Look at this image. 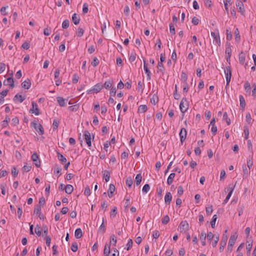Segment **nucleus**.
Returning a JSON list of instances; mask_svg holds the SVG:
<instances>
[{
    "instance_id": "obj_1",
    "label": "nucleus",
    "mask_w": 256,
    "mask_h": 256,
    "mask_svg": "<svg viewBox=\"0 0 256 256\" xmlns=\"http://www.w3.org/2000/svg\"><path fill=\"white\" fill-rule=\"evenodd\" d=\"M30 126L34 128L40 135H42L44 134V130L42 126L36 122L34 121L31 122Z\"/></svg>"
},
{
    "instance_id": "obj_2",
    "label": "nucleus",
    "mask_w": 256,
    "mask_h": 256,
    "mask_svg": "<svg viewBox=\"0 0 256 256\" xmlns=\"http://www.w3.org/2000/svg\"><path fill=\"white\" fill-rule=\"evenodd\" d=\"M188 108V103L186 98H182L180 104V112L184 114L186 112Z\"/></svg>"
},
{
    "instance_id": "obj_3",
    "label": "nucleus",
    "mask_w": 256,
    "mask_h": 256,
    "mask_svg": "<svg viewBox=\"0 0 256 256\" xmlns=\"http://www.w3.org/2000/svg\"><path fill=\"white\" fill-rule=\"evenodd\" d=\"M102 88L103 85L100 83H98L94 85L92 89L88 90L87 91V94H90L92 93H98L101 90Z\"/></svg>"
},
{
    "instance_id": "obj_4",
    "label": "nucleus",
    "mask_w": 256,
    "mask_h": 256,
    "mask_svg": "<svg viewBox=\"0 0 256 256\" xmlns=\"http://www.w3.org/2000/svg\"><path fill=\"white\" fill-rule=\"evenodd\" d=\"M211 36L214 38L213 42L220 46V40L218 30L215 32H211Z\"/></svg>"
},
{
    "instance_id": "obj_5",
    "label": "nucleus",
    "mask_w": 256,
    "mask_h": 256,
    "mask_svg": "<svg viewBox=\"0 0 256 256\" xmlns=\"http://www.w3.org/2000/svg\"><path fill=\"white\" fill-rule=\"evenodd\" d=\"M179 228L180 232L186 233L189 229V225L186 221H182L180 224Z\"/></svg>"
},
{
    "instance_id": "obj_6",
    "label": "nucleus",
    "mask_w": 256,
    "mask_h": 256,
    "mask_svg": "<svg viewBox=\"0 0 256 256\" xmlns=\"http://www.w3.org/2000/svg\"><path fill=\"white\" fill-rule=\"evenodd\" d=\"M234 188V186H233L232 184H230L228 185V190L229 191V192H228V196L226 198L225 200H224V202H223L224 204H226L228 202L229 199L230 198L232 194V193L233 192Z\"/></svg>"
},
{
    "instance_id": "obj_7",
    "label": "nucleus",
    "mask_w": 256,
    "mask_h": 256,
    "mask_svg": "<svg viewBox=\"0 0 256 256\" xmlns=\"http://www.w3.org/2000/svg\"><path fill=\"white\" fill-rule=\"evenodd\" d=\"M85 140L88 147L91 146V136L88 130H85L84 133Z\"/></svg>"
},
{
    "instance_id": "obj_8",
    "label": "nucleus",
    "mask_w": 256,
    "mask_h": 256,
    "mask_svg": "<svg viewBox=\"0 0 256 256\" xmlns=\"http://www.w3.org/2000/svg\"><path fill=\"white\" fill-rule=\"evenodd\" d=\"M236 6L238 10V12L244 15L245 10L244 8V5L242 2L240 0H238L236 2Z\"/></svg>"
},
{
    "instance_id": "obj_9",
    "label": "nucleus",
    "mask_w": 256,
    "mask_h": 256,
    "mask_svg": "<svg viewBox=\"0 0 256 256\" xmlns=\"http://www.w3.org/2000/svg\"><path fill=\"white\" fill-rule=\"evenodd\" d=\"M32 107L30 110V112L32 114H34L36 116H38L40 113L37 104L34 102H32Z\"/></svg>"
},
{
    "instance_id": "obj_10",
    "label": "nucleus",
    "mask_w": 256,
    "mask_h": 256,
    "mask_svg": "<svg viewBox=\"0 0 256 256\" xmlns=\"http://www.w3.org/2000/svg\"><path fill=\"white\" fill-rule=\"evenodd\" d=\"M228 237L227 236L223 235L222 240L220 241V252H222L224 249V248L225 247L226 242H227Z\"/></svg>"
},
{
    "instance_id": "obj_11",
    "label": "nucleus",
    "mask_w": 256,
    "mask_h": 256,
    "mask_svg": "<svg viewBox=\"0 0 256 256\" xmlns=\"http://www.w3.org/2000/svg\"><path fill=\"white\" fill-rule=\"evenodd\" d=\"M110 244H106L104 246V256H116V254H112L110 255Z\"/></svg>"
},
{
    "instance_id": "obj_12",
    "label": "nucleus",
    "mask_w": 256,
    "mask_h": 256,
    "mask_svg": "<svg viewBox=\"0 0 256 256\" xmlns=\"http://www.w3.org/2000/svg\"><path fill=\"white\" fill-rule=\"evenodd\" d=\"M186 130L184 128H182L180 132V136L182 143L185 140L186 136Z\"/></svg>"
},
{
    "instance_id": "obj_13",
    "label": "nucleus",
    "mask_w": 256,
    "mask_h": 256,
    "mask_svg": "<svg viewBox=\"0 0 256 256\" xmlns=\"http://www.w3.org/2000/svg\"><path fill=\"white\" fill-rule=\"evenodd\" d=\"M4 84L5 86H10L12 88L14 86V80L12 76L8 78L4 82Z\"/></svg>"
},
{
    "instance_id": "obj_14",
    "label": "nucleus",
    "mask_w": 256,
    "mask_h": 256,
    "mask_svg": "<svg viewBox=\"0 0 256 256\" xmlns=\"http://www.w3.org/2000/svg\"><path fill=\"white\" fill-rule=\"evenodd\" d=\"M38 155L36 153H34L32 154V160L34 162V164L36 165V166L37 168L40 167V162L39 160H38Z\"/></svg>"
},
{
    "instance_id": "obj_15",
    "label": "nucleus",
    "mask_w": 256,
    "mask_h": 256,
    "mask_svg": "<svg viewBox=\"0 0 256 256\" xmlns=\"http://www.w3.org/2000/svg\"><path fill=\"white\" fill-rule=\"evenodd\" d=\"M144 69L145 71V72L147 74V80H150V74L151 72L150 70L148 69V64L146 63V62L145 60H144Z\"/></svg>"
},
{
    "instance_id": "obj_16",
    "label": "nucleus",
    "mask_w": 256,
    "mask_h": 256,
    "mask_svg": "<svg viewBox=\"0 0 256 256\" xmlns=\"http://www.w3.org/2000/svg\"><path fill=\"white\" fill-rule=\"evenodd\" d=\"M245 59H246V54L244 52H241L240 53V54L238 55L239 62L242 65H243L244 64V62H245Z\"/></svg>"
},
{
    "instance_id": "obj_17",
    "label": "nucleus",
    "mask_w": 256,
    "mask_h": 256,
    "mask_svg": "<svg viewBox=\"0 0 256 256\" xmlns=\"http://www.w3.org/2000/svg\"><path fill=\"white\" fill-rule=\"evenodd\" d=\"M172 199V196L170 192H167L164 196V202L166 204H170Z\"/></svg>"
},
{
    "instance_id": "obj_18",
    "label": "nucleus",
    "mask_w": 256,
    "mask_h": 256,
    "mask_svg": "<svg viewBox=\"0 0 256 256\" xmlns=\"http://www.w3.org/2000/svg\"><path fill=\"white\" fill-rule=\"evenodd\" d=\"M31 86V82L29 79H27L26 80L23 82L22 84V86L26 89H29Z\"/></svg>"
},
{
    "instance_id": "obj_19",
    "label": "nucleus",
    "mask_w": 256,
    "mask_h": 256,
    "mask_svg": "<svg viewBox=\"0 0 256 256\" xmlns=\"http://www.w3.org/2000/svg\"><path fill=\"white\" fill-rule=\"evenodd\" d=\"M72 20L74 24H78L80 21V16L74 13L72 16Z\"/></svg>"
},
{
    "instance_id": "obj_20",
    "label": "nucleus",
    "mask_w": 256,
    "mask_h": 256,
    "mask_svg": "<svg viewBox=\"0 0 256 256\" xmlns=\"http://www.w3.org/2000/svg\"><path fill=\"white\" fill-rule=\"evenodd\" d=\"M114 191L115 186L113 184H110L108 190V196L109 198H112V194Z\"/></svg>"
},
{
    "instance_id": "obj_21",
    "label": "nucleus",
    "mask_w": 256,
    "mask_h": 256,
    "mask_svg": "<svg viewBox=\"0 0 256 256\" xmlns=\"http://www.w3.org/2000/svg\"><path fill=\"white\" fill-rule=\"evenodd\" d=\"M232 46L230 45V42H226V55H229L231 56L232 54Z\"/></svg>"
},
{
    "instance_id": "obj_22",
    "label": "nucleus",
    "mask_w": 256,
    "mask_h": 256,
    "mask_svg": "<svg viewBox=\"0 0 256 256\" xmlns=\"http://www.w3.org/2000/svg\"><path fill=\"white\" fill-rule=\"evenodd\" d=\"M252 246V241H247L246 245V249L248 254H250Z\"/></svg>"
},
{
    "instance_id": "obj_23",
    "label": "nucleus",
    "mask_w": 256,
    "mask_h": 256,
    "mask_svg": "<svg viewBox=\"0 0 256 256\" xmlns=\"http://www.w3.org/2000/svg\"><path fill=\"white\" fill-rule=\"evenodd\" d=\"M74 236L76 238H80L82 236V232L81 228L76 229L74 232Z\"/></svg>"
},
{
    "instance_id": "obj_24",
    "label": "nucleus",
    "mask_w": 256,
    "mask_h": 256,
    "mask_svg": "<svg viewBox=\"0 0 256 256\" xmlns=\"http://www.w3.org/2000/svg\"><path fill=\"white\" fill-rule=\"evenodd\" d=\"M60 106H66V100L62 97H58L56 98Z\"/></svg>"
},
{
    "instance_id": "obj_25",
    "label": "nucleus",
    "mask_w": 256,
    "mask_h": 256,
    "mask_svg": "<svg viewBox=\"0 0 256 256\" xmlns=\"http://www.w3.org/2000/svg\"><path fill=\"white\" fill-rule=\"evenodd\" d=\"M25 100V98L22 95L16 94L14 98V100H18L20 102H22Z\"/></svg>"
},
{
    "instance_id": "obj_26",
    "label": "nucleus",
    "mask_w": 256,
    "mask_h": 256,
    "mask_svg": "<svg viewBox=\"0 0 256 256\" xmlns=\"http://www.w3.org/2000/svg\"><path fill=\"white\" fill-rule=\"evenodd\" d=\"M74 190V188L71 184H67L65 187V192L68 194H71Z\"/></svg>"
},
{
    "instance_id": "obj_27",
    "label": "nucleus",
    "mask_w": 256,
    "mask_h": 256,
    "mask_svg": "<svg viewBox=\"0 0 256 256\" xmlns=\"http://www.w3.org/2000/svg\"><path fill=\"white\" fill-rule=\"evenodd\" d=\"M224 72L226 76V78L227 76H232V72L230 66H226L224 68Z\"/></svg>"
},
{
    "instance_id": "obj_28",
    "label": "nucleus",
    "mask_w": 256,
    "mask_h": 256,
    "mask_svg": "<svg viewBox=\"0 0 256 256\" xmlns=\"http://www.w3.org/2000/svg\"><path fill=\"white\" fill-rule=\"evenodd\" d=\"M240 106L242 110H244L246 106V102L244 96L242 95H240L239 96Z\"/></svg>"
},
{
    "instance_id": "obj_29",
    "label": "nucleus",
    "mask_w": 256,
    "mask_h": 256,
    "mask_svg": "<svg viewBox=\"0 0 256 256\" xmlns=\"http://www.w3.org/2000/svg\"><path fill=\"white\" fill-rule=\"evenodd\" d=\"M175 176L176 174L174 173H171L170 174L167 180V184L168 185L170 186L172 183Z\"/></svg>"
},
{
    "instance_id": "obj_30",
    "label": "nucleus",
    "mask_w": 256,
    "mask_h": 256,
    "mask_svg": "<svg viewBox=\"0 0 256 256\" xmlns=\"http://www.w3.org/2000/svg\"><path fill=\"white\" fill-rule=\"evenodd\" d=\"M206 234L204 232H202L200 236V240L202 244V245L204 246L206 244Z\"/></svg>"
},
{
    "instance_id": "obj_31",
    "label": "nucleus",
    "mask_w": 256,
    "mask_h": 256,
    "mask_svg": "<svg viewBox=\"0 0 256 256\" xmlns=\"http://www.w3.org/2000/svg\"><path fill=\"white\" fill-rule=\"evenodd\" d=\"M236 238L237 237L236 236L232 235L230 237L228 244L233 246L236 242Z\"/></svg>"
},
{
    "instance_id": "obj_32",
    "label": "nucleus",
    "mask_w": 256,
    "mask_h": 256,
    "mask_svg": "<svg viewBox=\"0 0 256 256\" xmlns=\"http://www.w3.org/2000/svg\"><path fill=\"white\" fill-rule=\"evenodd\" d=\"M142 176L140 174H137L135 179L136 184L138 186L140 185L142 182Z\"/></svg>"
},
{
    "instance_id": "obj_33",
    "label": "nucleus",
    "mask_w": 256,
    "mask_h": 256,
    "mask_svg": "<svg viewBox=\"0 0 256 256\" xmlns=\"http://www.w3.org/2000/svg\"><path fill=\"white\" fill-rule=\"evenodd\" d=\"M148 110V107L145 104L140 105L138 108V112L140 113L145 112Z\"/></svg>"
},
{
    "instance_id": "obj_34",
    "label": "nucleus",
    "mask_w": 256,
    "mask_h": 256,
    "mask_svg": "<svg viewBox=\"0 0 256 256\" xmlns=\"http://www.w3.org/2000/svg\"><path fill=\"white\" fill-rule=\"evenodd\" d=\"M103 178H104L106 182H108L110 180V173L108 170H104V172Z\"/></svg>"
},
{
    "instance_id": "obj_35",
    "label": "nucleus",
    "mask_w": 256,
    "mask_h": 256,
    "mask_svg": "<svg viewBox=\"0 0 256 256\" xmlns=\"http://www.w3.org/2000/svg\"><path fill=\"white\" fill-rule=\"evenodd\" d=\"M244 90L246 92H248L249 94H250V83L246 81L245 82L244 84Z\"/></svg>"
},
{
    "instance_id": "obj_36",
    "label": "nucleus",
    "mask_w": 256,
    "mask_h": 256,
    "mask_svg": "<svg viewBox=\"0 0 256 256\" xmlns=\"http://www.w3.org/2000/svg\"><path fill=\"white\" fill-rule=\"evenodd\" d=\"M57 156H58V160L60 161L62 163H65L66 162V158L65 157H64L62 154L60 152H58Z\"/></svg>"
},
{
    "instance_id": "obj_37",
    "label": "nucleus",
    "mask_w": 256,
    "mask_h": 256,
    "mask_svg": "<svg viewBox=\"0 0 256 256\" xmlns=\"http://www.w3.org/2000/svg\"><path fill=\"white\" fill-rule=\"evenodd\" d=\"M133 184V180L130 176L128 177L126 180V185L129 188H131Z\"/></svg>"
},
{
    "instance_id": "obj_38",
    "label": "nucleus",
    "mask_w": 256,
    "mask_h": 256,
    "mask_svg": "<svg viewBox=\"0 0 256 256\" xmlns=\"http://www.w3.org/2000/svg\"><path fill=\"white\" fill-rule=\"evenodd\" d=\"M235 40L236 42H238L240 40V32L238 29L236 28L234 30Z\"/></svg>"
},
{
    "instance_id": "obj_39",
    "label": "nucleus",
    "mask_w": 256,
    "mask_h": 256,
    "mask_svg": "<svg viewBox=\"0 0 256 256\" xmlns=\"http://www.w3.org/2000/svg\"><path fill=\"white\" fill-rule=\"evenodd\" d=\"M116 236L114 234L110 236V245L112 244V246H115L116 245Z\"/></svg>"
},
{
    "instance_id": "obj_40",
    "label": "nucleus",
    "mask_w": 256,
    "mask_h": 256,
    "mask_svg": "<svg viewBox=\"0 0 256 256\" xmlns=\"http://www.w3.org/2000/svg\"><path fill=\"white\" fill-rule=\"evenodd\" d=\"M84 33V30L82 28L79 27L76 32V34L78 37H82Z\"/></svg>"
},
{
    "instance_id": "obj_41",
    "label": "nucleus",
    "mask_w": 256,
    "mask_h": 256,
    "mask_svg": "<svg viewBox=\"0 0 256 256\" xmlns=\"http://www.w3.org/2000/svg\"><path fill=\"white\" fill-rule=\"evenodd\" d=\"M223 120H225L228 125L230 124V120L228 118V114L226 112H224L223 114Z\"/></svg>"
},
{
    "instance_id": "obj_42",
    "label": "nucleus",
    "mask_w": 256,
    "mask_h": 256,
    "mask_svg": "<svg viewBox=\"0 0 256 256\" xmlns=\"http://www.w3.org/2000/svg\"><path fill=\"white\" fill-rule=\"evenodd\" d=\"M136 53L134 52H132L130 54V57H129V61L130 62H134L135 60H136Z\"/></svg>"
},
{
    "instance_id": "obj_43",
    "label": "nucleus",
    "mask_w": 256,
    "mask_h": 256,
    "mask_svg": "<svg viewBox=\"0 0 256 256\" xmlns=\"http://www.w3.org/2000/svg\"><path fill=\"white\" fill-rule=\"evenodd\" d=\"M36 234L38 236H40L42 234L40 228L38 225H36L34 228Z\"/></svg>"
},
{
    "instance_id": "obj_44",
    "label": "nucleus",
    "mask_w": 256,
    "mask_h": 256,
    "mask_svg": "<svg viewBox=\"0 0 256 256\" xmlns=\"http://www.w3.org/2000/svg\"><path fill=\"white\" fill-rule=\"evenodd\" d=\"M112 86V83L111 82L110 80H107L106 81L104 84V85H103V87H104L106 89H108L110 88Z\"/></svg>"
},
{
    "instance_id": "obj_45",
    "label": "nucleus",
    "mask_w": 256,
    "mask_h": 256,
    "mask_svg": "<svg viewBox=\"0 0 256 256\" xmlns=\"http://www.w3.org/2000/svg\"><path fill=\"white\" fill-rule=\"evenodd\" d=\"M170 222V218L168 215L165 216L162 220L163 224H166Z\"/></svg>"
},
{
    "instance_id": "obj_46",
    "label": "nucleus",
    "mask_w": 256,
    "mask_h": 256,
    "mask_svg": "<svg viewBox=\"0 0 256 256\" xmlns=\"http://www.w3.org/2000/svg\"><path fill=\"white\" fill-rule=\"evenodd\" d=\"M69 24V20H66L62 23V28L64 29H66L68 28Z\"/></svg>"
},
{
    "instance_id": "obj_47",
    "label": "nucleus",
    "mask_w": 256,
    "mask_h": 256,
    "mask_svg": "<svg viewBox=\"0 0 256 256\" xmlns=\"http://www.w3.org/2000/svg\"><path fill=\"white\" fill-rule=\"evenodd\" d=\"M217 218V216L216 214H214L212 216V220L210 222V224L212 228H214L215 227L216 222V220Z\"/></svg>"
},
{
    "instance_id": "obj_48",
    "label": "nucleus",
    "mask_w": 256,
    "mask_h": 256,
    "mask_svg": "<svg viewBox=\"0 0 256 256\" xmlns=\"http://www.w3.org/2000/svg\"><path fill=\"white\" fill-rule=\"evenodd\" d=\"M150 186L148 184H146L142 188V191L144 193L146 194L150 190Z\"/></svg>"
},
{
    "instance_id": "obj_49",
    "label": "nucleus",
    "mask_w": 256,
    "mask_h": 256,
    "mask_svg": "<svg viewBox=\"0 0 256 256\" xmlns=\"http://www.w3.org/2000/svg\"><path fill=\"white\" fill-rule=\"evenodd\" d=\"M226 34L227 40H230L232 39V37L231 31L230 30L228 29H226Z\"/></svg>"
},
{
    "instance_id": "obj_50",
    "label": "nucleus",
    "mask_w": 256,
    "mask_h": 256,
    "mask_svg": "<svg viewBox=\"0 0 256 256\" xmlns=\"http://www.w3.org/2000/svg\"><path fill=\"white\" fill-rule=\"evenodd\" d=\"M71 250L74 252H76L78 250V246L76 242H73L71 246Z\"/></svg>"
},
{
    "instance_id": "obj_51",
    "label": "nucleus",
    "mask_w": 256,
    "mask_h": 256,
    "mask_svg": "<svg viewBox=\"0 0 256 256\" xmlns=\"http://www.w3.org/2000/svg\"><path fill=\"white\" fill-rule=\"evenodd\" d=\"M158 72H164V68L162 62H158Z\"/></svg>"
},
{
    "instance_id": "obj_52",
    "label": "nucleus",
    "mask_w": 256,
    "mask_h": 256,
    "mask_svg": "<svg viewBox=\"0 0 256 256\" xmlns=\"http://www.w3.org/2000/svg\"><path fill=\"white\" fill-rule=\"evenodd\" d=\"M252 164H253V162H252V158L250 156H249V158H248V160H247V166H248L249 170H250V168L252 166Z\"/></svg>"
},
{
    "instance_id": "obj_53",
    "label": "nucleus",
    "mask_w": 256,
    "mask_h": 256,
    "mask_svg": "<svg viewBox=\"0 0 256 256\" xmlns=\"http://www.w3.org/2000/svg\"><path fill=\"white\" fill-rule=\"evenodd\" d=\"M60 122L56 120H54L52 123L53 129L56 130L58 128Z\"/></svg>"
},
{
    "instance_id": "obj_54",
    "label": "nucleus",
    "mask_w": 256,
    "mask_h": 256,
    "mask_svg": "<svg viewBox=\"0 0 256 256\" xmlns=\"http://www.w3.org/2000/svg\"><path fill=\"white\" fill-rule=\"evenodd\" d=\"M216 236L214 235L212 232H208L207 234V238L209 241L213 240Z\"/></svg>"
},
{
    "instance_id": "obj_55",
    "label": "nucleus",
    "mask_w": 256,
    "mask_h": 256,
    "mask_svg": "<svg viewBox=\"0 0 256 256\" xmlns=\"http://www.w3.org/2000/svg\"><path fill=\"white\" fill-rule=\"evenodd\" d=\"M88 4L86 3H84L83 4V8H82V12L84 14H86L88 12Z\"/></svg>"
},
{
    "instance_id": "obj_56",
    "label": "nucleus",
    "mask_w": 256,
    "mask_h": 256,
    "mask_svg": "<svg viewBox=\"0 0 256 256\" xmlns=\"http://www.w3.org/2000/svg\"><path fill=\"white\" fill-rule=\"evenodd\" d=\"M219 240V236H217L214 238V241L212 242V246L214 248L216 246Z\"/></svg>"
},
{
    "instance_id": "obj_57",
    "label": "nucleus",
    "mask_w": 256,
    "mask_h": 256,
    "mask_svg": "<svg viewBox=\"0 0 256 256\" xmlns=\"http://www.w3.org/2000/svg\"><path fill=\"white\" fill-rule=\"evenodd\" d=\"M78 79L79 76H78L77 74H74L72 76V82L74 84H76L78 82Z\"/></svg>"
},
{
    "instance_id": "obj_58",
    "label": "nucleus",
    "mask_w": 256,
    "mask_h": 256,
    "mask_svg": "<svg viewBox=\"0 0 256 256\" xmlns=\"http://www.w3.org/2000/svg\"><path fill=\"white\" fill-rule=\"evenodd\" d=\"M170 32L172 34H175V28L174 25L172 23L170 24Z\"/></svg>"
},
{
    "instance_id": "obj_59",
    "label": "nucleus",
    "mask_w": 256,
    "mask_h": 256,
    "mask_svg": "<svg viewBox=\"0 0 256 256\" xmlns=\"http://www.w3.org/2000/svg\"><path fill=\"white\" fill-rule=\"evenodd\" d=\"M62 171V168L57 166H56L55 167H54V174H60V173Z\"/></svg>"
},
{
    "instance_id": "obj_60",
    "label": "nucleus",
    "mask_w": 256,
    "mask_h": 256,
    "mask_svg": "<svg viewBox=\"0 0 256 256\" xmlns=\"http://www.w3.org/2000/svg\"><path fill=\"white\" fill-rule=\"evenodd\" d=\"M41 207L40 206H37L34 210V214H36L38 216L41 214Z\"/></svg>"
},
{
    "instance_id": "obj_61",
    "label": "nucleus",
    "mask_w": 256,
    "mask_h": 256,
    "mask_svg": "<svg viewBox=\"0 0 256 256\" xmlns=\"http://www.w3.org/2000/svg\"><path fill=\"white\" fill-rule=\"evenodd\" d=\"M132 244H133V242H132V240L129 239L128 240V243L126 244L127 248L126 249L127 250H128L132 246Z\"/></svg>"
},
{
    "instance_id": "obj_62",
    "label": "nucleus",
    "mask_w": 256,
    "mask_h": 256,
    "mask_svg": "<svg viewBox=\"0 0 256 256\" xmlns=\"http://www.w3.org/2000/svg\"><path fill=\"white\" fill-rule=\"evenodd\" d=\"M98 63H99V60H98V59L96 57H95L93 59V60H92V65L93 66L95 67V66H97L98 65Z\"/></svg>"
},
{
    "instance_id": "obj_63",
    "label": "nucleus",
    "mask_w": 256,
    "mask_h": 256,
    "mask_svg": "<svg viewBox=\"0 0 256 256\" xmlns=\"http://www.w3.org/2000/svg\"><path fill=\"white\" fill-rule=\"evenodd\" d=\"M51 32V29L48 28H45L44 30V34L46 36L50 35Z\"/></svg>"
},
{
    "instance_id": "obj_64",
    "label": "nucleus",
    "mask_w": 256,
    "mask_h": 256,
    "mask_svg": "<svg viewBox=\"0 0 256 256\" xmlns=\"http://www.w3.org/2000/svg\"><path fill=\"white\" fill-rule=\"evenodd\" d=\"M184 193V189L182 186H180L178 188V195L181 196Z\"/></svg>"
}]
</instances>
